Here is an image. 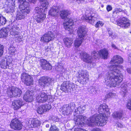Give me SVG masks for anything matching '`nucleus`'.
Returning <instances> with one entry per match:
<instances>
[{
    "mask_svg": "<svg viewBox=\"0 0 131 131\" xmlns=\"http://www.w3.org/2000/svg\"><path fill=\"white\" fill-rule=\"evenodd\" d=\"M9 59L5 58L2 60L0 63V66L3 69H6L8 68L9 65L11 63Z\"/></svg>",
    "mask_w": 131,
    "mask_h": 131,
    "instance_id": "obj_23",
    "label": "nucleus"
},
{
    "mask_svg": "<svg viewBox=\"0 0 131 131\" xmlns=\"http://www.w3.org/2000/svg\"><path fill=\"white\" fill-rule=\"evenodd\" d=\"M110 37H111L113 39H114L116 38V35L115 33L113 32V33L112 34V35H111Z\"/></svg>",
    "mask_w": 131,
    "mask_h": 131,
    "instance_id": "obj_55",
    "label": "nucleus"
},
{
    "mask_svg": "<svg viewBox=\"0 0 131 131\" xmlns=\"http://www.w3.org/2000/svg\"><path fill=\"white\" fill-rule=\"evenodd\" d=\"M75 89L74 84L69 81H64L61 85L60 89L66 93L71 92Z\"/></svg>",
    "mask_w": 131,
    "mask_h": 131,
    "instance_id": "obj_8",
    "label": "nucleus"
},
{
    "mask_svg": "<svg viewBox=\"0 0 131 131\" xmlns=\"http://www.w3.org/2000/svg\"><path fill=\"white\" fill-rule=\"evenodd\" d=\"M111 46H112V48H114L115 49H117V48L115 46V45L114 44L112 43V44Z\"/></svg>",
    "mask_w": 131,
    "mask_h": 131,
    "instance_id": "obj_58",
    "label": "nucleus"
},
{
    "mask_svg": "<svg viewBox=\"0 0 131 131\" xmlns=\"http://www.w3.org/2000/svg\"><path fill=\"white\" fill-rule=\"evenodd\" d=\"M119 13V12L118 10L117 9H115L114 11L113 12V15H115Z\"/></svg>",
    "mask_w": 131,
    "mask_h": 131,
    "instance_id": "obj_56",
    "label": "nucleus"
},
{
    "mask_svg": "<svg viewBox=\"0 0 131 131\" xmlns=\"http://www.w3.org/2000/svg\"><path fill=\"white\" fill-rule=\"evenodd\" d=\"M54 38L53 32L51 31H48L43 35L41 37L40 41L43 42L49 43Z\"/></svg>",
    "mask_w": 131,
    "mask_h": 131,
    "instance_id": "obj_14",
    "label": "nucleus"
},
{
    "mask_svg": "<svg viewBox=\"0 0 131 131\" xmlns=\"http://www.w3.org/2000/svg\"><path fill=\"white\" fill-rule=\"evenodd\" d=\"M111 95V98H114L116 97V95L115 93H110Z\"/></svg>",
    "mask_w": 131,
    "mask_h": 131,
    "instance_id": "obj_54",
    "label": "nucleus"
},
{
    "mask_svg": "<svg viewBox=\"0 0 131 131\" xmlns=\"http://www.w3.org/2000/svg\"><path fill=\"white\" fill-rule=\"evenodd\" d=\"M46 127L48 128L49 127V125L48 124H46Z\"/></svg>",
    "mask_w": 131,
    "mask_h": 131,
    "instance_id": "obj_63",
    "label": "nucleus"
},
{
    "mask_svg": "<svg viewBox=\"0 0 131 131\" xmlns=\"http://www.w3.org/2000/svg\"><path fill=\"white\" fill-rule=\"evenodd\" d=\"M118 125L120 127H123L122 125H121L120 124H118Z\"/></svg>",
    "mask_w": 131,
    "mask_h": 131,
    "instance_id": "obj_62",
    "label": "nucleus"
},
{
    "mask_svg": "<svg viewBox=\"0 0 131 131\" xmlns=\"http://www.w3.org/2000/svg\"><path fill=\"white\" fill-rule=\"evenodd\" d=\"M64 43L66 47L69 48L73 43L72 39L68 38H66L63 39Z\"/></svg>",
    "mask_w": 131,
    "mask_h": 131,
    "instance_id": "obj_33",
    "label": "nucleus"
},
{
    "mask_svg": "<svg viewBox=\"0 0 131 131\" xmlns=\"http://www.w3.org/2000/svg\"><path fill=\"white\" fill-rule=\"evenodd\" d=\"M46 14L45 13L38 14L35 16V19L38 23H42L46 18Z\"/></svg>",
    "mask_w": 131,
    "mask_h": 131,
    "instance_id": "obj_25",
    "label": "nucleus"
},
{
    "mask_svg": "<svg viewBox=\"0 0 131 131\" xmlns=\"http://www.w3.org/2000/svg\"><path fill=\"white\" fill-rule=\"evenodd\" d=\"M80 54L81 57H82V59L84 62L88 63H91L92 62V57L86 52L82 51Z\"/></svg>",
    "mask_w": 131,
    "mask_h": 131,
    "instance_id": "obj_19",
    "label": "nucleus"
},
{
    "mask_svg": "<svg viewBox=\"0 0 131 131\" xmlns=\"http://www.w3.org/2000/svg\"><path fill=\"white\" fill-rule=\"evenodd\" d=\"M45 50L46 52H48L50 51L51 49L49 47H46Z\"/></svg>",
    "mask_w": 131,
    "mask_h": 131,
    "instance_id": "obj_53",
    "label": "nucleus"
},
{
    "mask_svg": "<svg viewBox=\"0 0 131 131\" xmlns=\"http://www.w3.org/2000/svg\"><path fill=\"white\" fill-rule=\"evenodd\" d=\"M127 70L128 72L129 73L131 74V68L127 69Z\"/></svg>",
    "mask_w": 131,
    "mask_h": 131,
    "instance_id": "obj_57",
    "label": "nucleus"
},
{
    "mask_svg": "<svg viewBox=\"0 0 131 131\" xmlns=\"http://www.w3.org/2000/svg\"><path fill=\"white\" fill-rule=\"evenodd\" d=\"M29 1L32 3H35L37 0H28ZM40 3V6L43 9L44 12H47L48 9V7L49 5V3L47 0H39Z\"/></svg>",
    "mask_w": 131,
    "mask_h": 131,
    "instance_id": "obj_18",
    "label": "nucleus"
},
{
    "mask_svg": "<svg viewBox=\"0 0 131 131\" xmlns=\"http://www.w3.org/2000/svg\"><path fill=\"white\" fill-rule=\"evenodd\" d=\"M75 104L74 102L71 103L68 105H66L63 106L62 112L63 114L67 115L71 114L73 110L75 109Z\"/></svg>",
    "mask_w": 131,
    "mask_h": 131,
    "instance_id": "obj_13",
    "label": "nucleus"
},
{
    "mask_svg": "<svg viewBox=\"0 0 131 131\" xmlns=\"http://www.w3.org/2000/svg\"><path fill=\"white\" fill-rule=\"evenodd\" d=\"M86 70L79 71L78 78V81L83 84H86L88 81L89 75Z\"/></svg>",
    "mask_w": 131,
    "mask_h": 131,
    "instance_id": "obj_6",
    "label": "nucleus"
},
{
    "mask_svg": "<svg viewBox=\"0 0 131 131\" xmlns=\"http://www.w3.org/2000/svg\"><path fill=\"white\" fill-rule=\"evenodd\" d=\"M48 96H50L45 92H41L36 95V100L39 103H45L48 100Z\"/></svg>",
    "mask_w": 131,
    "mask_h": 131,
    "instance_id": "obj_16",
    "label": "nucleus"
},
{
    "mask_svg": "<svg viewBox=\"0 0 131 131\" xmlns=\"http://www.w3.org/2000/svg\"><path fill=\"white\" fill-rule=\"evenodd\" d=\"M44 110L45 112H46L50 110L51 108V106L49 104L44 105H42Z\"/></svg>",
    "mask_w": 131,
    "mask_h": 131,
    "instance_id": "obj_43",
    "label": "nucleus"
},
{
    "mask_svg": "<svg viewBox=\"0 0 131 131\" xmlns=\"http://www.w3.org/2000/svg\"><path fill=\"white\" fill-rule=\"evenodd\" d=\"M87 106V105L84 102L80 103V104L78 105V107L77 108V110L80 112L82 113V112L85 110L86 109V107Z\"/></svg>",
    "mask_w": 131,
    "mask_h": 131,
    "instance_id": "obj_31",
    "label": "nucleus"
},
{
    "mask_svg": "<svg viewBox=\"0 0 131 131\" xmlns=\"http://www.w3.org/2000/svg\"><path fill=\"white\" fill-rule=\"evenodd\" d=\"M113 22V23H116L118 25L124 28H128L130 25V21L127 18L125 17H121L116 22Z\"/></svg>",
    "mask_w": 131,
    "mask_h": 131,
    "instance_id": "obj_9",
    "label": "nucleus"
},
{
    "mask_svg": "<svg viewBox=\"0 0 131 131\" xmlns=\"http://www.w3.org/2000/svg\"><path fill=\"white\" fill-rule=\"evenodd\" d=\"M20 11H18L16 16V19L17 20L23 19L27 16L30 12V9L29 7L21 8L19 7Z\"/></svg>",
    "mask_w": 131,
    "mask_h": 131,
    "instance_id": "obj_7",
    "label": "nucleus"
},
{
    "mask_svg": "<svg viewBox=\"0 0 131 131\" xmlns=\"http://www.w3.org/2000/svg\"><path fill=\"white\" fill-rule=\"evenodd\" d=\"M106 9L107 11H109L112 10V7L111 5H108L107 6Z\"/></svg>",
    "mask_w": 131,
    "mask_h": 131,
    "instance_id": "obj_52",
    "label": "nucleus"
},
{
    "mask_svg": "<svg viewBox=\"0 0 131 131\" xmlns=\"http://www.w3.org/2000/svg\"><path fill=\"white\" fill-rule=\"evenodd\" d=\"M127 85L126 84L123 83L122 84L121 86V93L123 94H125L127 91Z\"/></svg>",
    "mask_w": 131,
    "mask_h": 131,
    "instance_id": "obj_35",
    "label": "nucleus"
},
{
    "mask_svg": "<svg viewBox=\"0 0 131 131\" xmlns=\"http://www.w3.org/2000/svg\"><path fill=\"white\" fill-rule=\"evenodd\" d=\"M43 108L42 105L39 107L37 110V112L39 114H41L43 113L44 112H45Z\"/></svg>",
    "mask_w": 131,
    "mask_h": 131,
    "instance_id": "obj_40",
    "label": "nucleus"
},
{
    "mask_svg": "<svg viewBox=\"0 0 131 131\" xmlns=\"http://www.w3.org/2000/svg\"><path fill=\"white\" fill-rule=\"evenodd\" d=\"M4 46L0 44V57H1L3 55V51Z\"/></svg>",
    "mask_w": 131,
    "mask_h": 131,
    "instance_id": "obj_48",
    "label": "nucleus"
},
{
    "mask_svg": "<svg viewBox=\"0 0 131 131\" xmlns=\"http://www.w3.org/2000/svg\"><path fill=\"white\" fill-rule=\"evenodd\" d=\"M104 24L103 22L101 21H99L97 22L95 25V26L97 28H98L99 27L102 26Z\"/></svg>",
    "mask_w": 131,
    "mask_h": 131,
    "instance_id": "obj_46",
    "label": "nucleus"
},
{
    "mask_svg": "<svg viewBox=\"0 0 131 131\" xmlns=\"http://www.w3.org/2000/svg\"><path fill=\"white\" fill-rule=\"evenodd\" d=\"M15 1L13 0H7L5 2V4L6 5L5 9V11L7 13H13L15 10Z\"/></svg>",
    "mask_w": 131,
    "mask_h": 131,
    "instance_id": "obj_15",
    "label": "nucleus"
},
{
    "mask_svg": "<svg viewBox=\"0 0 131 131\" xmlns=\"http://www.w3.org/2000/svg\"><path fill=\"white\" fill-rule=\"evenodd\" d=\"M43 9L41 8V7L40 6L39 7H35L34 11V12L36 13L39 14L41 12H42L43 11L44 12Z\"/></svg>",
    "mask_w": 131,
    "mask_h": 131,
    "instance_id": "obj_38",
    "label": "nucleus"
},
{
    "mask_svg": "<svg viewBox=\"0 0 131 131\" xmlns=\"http://www.w3.org/2000/svg\"><path fill=\"white\" fill-rule=\"evenodd\" d=\"M46 65V66H45V68H43V69L46 70H51L52 67L50 63L48 62Z\"/></svg>",
    "mask_w": 131,
    "mask_h": 131,
    "instance_id": "obj_44",
    "label": "nucleus"
},
{
    "mask_svg": "<svg viewBox=\"0 0 131 131\" xmlns=\"http://www.w3.org/2000/svg\"><path fill=\"white\" fill-rule=\"evenodd\" d=\"M70 13L69 11L67 10H63L60 12V16L62 19H65V22L63 23L64 28L66 30L72 32V26L74 24V21L72 19L67 18Z\"/></svg>",
    "mask_w": 131,
    "mask_h": 131,
    "instance_id": "obj_3",
    "label": "nucleus"
},
{
    "mask_svg": "<svg viewBox=\"0 0 131 131\" xmlns=\"http://www.w3.org/2000/svg\"><path fill=\"white\" fill-rule=\"evenodd\" d=\"M7 93L8 96L9 97H12L14 96L17 97H20L22 92L20 89L13 87L8 89Z\"/></svg>",
    "mask_w": 131,
    "mask_h": 131,
    "instance_id": "obj_5",
    "label": "nucleus"
},
{
    "mask_svg": "<svg viewBox=\"0 0 131 131\" xmlns=\"http://www.w3.org/2000/svg\"><path fill=\"white\" fill-rule=\"evenodd\" d=\"M10 34L11 35L16 36L18 34V29L15 27H13L10 29Z\"/></svg>",
    "mask_w": 131,
    "mask_h": 131,
    "instance_id": "obj_34",
    "label": "nucleus"
},
{
    "mask_svg": "<svg viewBox=\"0 0 131 131\" xmlns=\"http://www.w3.org/2000/svg\"><path fill=\"white\" fill-rule=\"evenodd\" d=\"M53 81V79L47 77H42L39 80V84L43 87L48 86Z\"/></svg>",
    "mask_w": 131,
    "mask_h": 131,
    "instance_id": "obj_11",
    "label": "nucleus"
},
{
    "mask_svg": "<svg viewBox=\"0 0 131 131\" xmlns=\"http://www.w3.org/2000/svg\"><path fill=\"white\" fill-rule=\"evenodd\" d=\"M68 1L72 2L73 1H74L77 2L78 3H83L84 2V0H67Z\"/></svg>",
    "mask_w": 131,
    "mask_h": 131,
    "instance_id": "obj_49",
    "label": "nucleus"
},
{
    "mask_svg": "<svg viewBox=\"0 0 131 131\" xmlns=\"http://www.w3.org/2000/svg\"><path fill=\"white\" fill-rule=\"evenodd\" d=\"M126 107L127 108L131 111V99L128 101Z\"/></svg>",
    "mask_w": 131,
    "mask_h": 131,
    "instance_id": "obj_47",
    "label": "nucleus"
},
{
    "mask_svg": "<svg viewBox=\"0 0 131 131\" xmlns=\"http://www.w3.org/2000/svg\"><path fill=\"white\" fill-rule=\"evenodd\" d=\"M92 131H101V130L99 128L93 129Z\"/></svg>",
    "mask_w": 131,
    "mask_h": 131,
    "instance_id": "obj_60",
    "label": "nucleus"
},
{
    "mask_svg": "<svg viewBox=\"0 0 131 131\" xmlns=\"http://www.w3.org/2000/svg\"><path fill=\"white\" fill-rule=\"evenodd\" d=\"M33 91H27L23 97L24 99L26 102H30L33 99Z\"/></svg>",
    "mask_w": 131,
    "mask_h": 131,
    "instance_id": "obj_22",
    "label": "nucleus"
},
{
    "mask_svg": "<svg viewBox=\"0 0 131 131\" xmlns=\"http://www.w3.org/2000/svg\"><path fill=\"white\" fill-rule=\"evenodd\" d=\"M88 90L90 93L92 94H95L96 92V88L93 86L89 87L88 88Z\"/></svg>",
    "mask_w": 131,
    "mask_h": 131,
    "instance_id": "obj_39",
    "label": "nucleus"
},
{
    "mask_svg": "<svg viewBox=\"0 0 131 131\" xmlns=\"http://www.w3.org/2000/svg\"><path fill=\"white\" fill-rule=\"evenodd\" d=\"M123 67L119 64H114L110 66V70L105 77V83L107 86L114 87L122 82L123 76L120 70Z\"/></svg>",
    "mask_w": 131,
    "mask_h": 131,
    "instance_id": "obj_2",
    "label": "nucleus"
},
{
    "mask_svg": "<svg viewBox=\"0 0 131 131\" xmlns=\"http://www.w3.org/2000/svg\"><path fill=\"white\" fill-rule=\"evenodd\" d=\"M78 131H87L84 129H80V130H79Z\"/></svg>",
    "mask_w": 131,
    "mask_h": 131,
    "instance_id": "obj_61",
    "label": "nucleus"
},
{
    "mask_svg": "<svg viewBox=\"0 0 131 131\" xmlns=\"http://www.w3.org/2000/svg\"><path fill=\"white\" fill-rule=\"evenodd\" d=\"M24 104L21 99L15 100L12 103V107L14 110H16L20 108Z\"/></svg>",
    "mask_w": 131,
    "mask_h": 131,
    "instance_id": "obj_20",
    "label": "nucleus"
},
{
    "mask_svg": "<svg viewBox=\"0 0 131 131\" xmlns=\"http://www.w3.org/2000/svg\"><path fill=\"white\" fill-rule=\"evenodd\" d=\"M108 54V50L105 49L101 50L99 51V54H100V57H102L104 59L107 58Z\"/></svg>",
    "mask_w": 131,
    "mask_h": 131,
    "instance_id": "obj_32",
    "label": "nucleus"
},
{
    "mask_svg": "<svg viewBox=\"0 0 131 131\" xmlns=\"http://www.w3.org/2000/svg\"><path fill=\"white\" fill-rule=\"evenodd\" d=\"M21 79L22 81L27 86L31 85L33 84V78L25 73L23 72L22 74Z\"/></svg>",
    "mask_w": 131,
    "mask_h": 131,
    "instance_id": "obj_10",
    "label": "nucleus"
},
{
    "mask_svg": "<svg viewBox=\"0 0 131 131\" xmlns=\"http://www.w3.org/2000/svg\"><path fill=\"white\" fill-rule=\"evenodd\" d=\"M59 129L55 125H51L50 127L49 131H59Z\"/></svg>",
    "mask_w": 131,
    "mask_h": 131,
    "instance_id": "obj_45",
    "label": "nucleus"
},
{
    "mask_svg": "<svg viewBox=\"0 0 131 131\" xmlns=\"http://www.w3.org/2000/svg\"><path fill=\"white\" fill-rule=\"evenodd\" d=\"M9 53L13 55L15 53L16 50L15 48L13 47H10L9 49Z\"/></svg>",
    "mask_w": 131,
    "mask_h": 131,
    "instance_id": "obj_42",
    "label": "nucleus"
},
{
    "mask_svg": "<svg viewBox=\"0 0 131 131\" xmlns=\"http://www.w3.org/2000/svg\"><path fill=\"white\" fill-rule=\"evenodd\" d=\"M30 124L32 127H37L40 125V121L37 119L33 118L31 120Z\"/></svg>",
    "mask_w": 131,
    "mask_h": 131,
    "instance_id": "obj_30",
    "label": "nucleus"
},
{
    "mask_svg": "<svg viewBox=\"0 0 131 131\" xmlns=\"http://www.w3.org/2000/svg\"><path fill=\"white\" fill-rule=\"evenodd\" d=\"M86 15L85 18L86 22L93 25L94 23L96 22L97 20L96 14L92 11H90L86 12Z\"/></svg>",
    "mask_w": 131,
    "mask_h": 131,
    "instance_id": "obj_12",
    "label": "nucleus"
},
{
    "mask_svg": "<svg viewBox=\"0 0 131 131\" xmlns=\"http://www.w3.org/2000/svg\"><path fill=\"white\" fill-rule=\"evenodd\" d=\"M59 12V10L57 7L54 6L51 8L49 10V14L52 16H56Z\"/></svg>",
    "mask_w": 131,
    "mask_h": 131,
    "instance_id": "obj_27",
    "label": "nucleus"
},
{
    "mask_svg": "<svg viewBox=\"0 0 131 131\" xmlns=\"http://www.w3.org/2000/svg\"><path fill=\"white\" fill-rule=\"evenodd\" d=\"M128 59L129 60L131 61V53H130L128 55Z\"/></svg>",
    "mask_w": 131,
    "mask_h": 131,
    "instance_id": "obj_59",
    "label": "nucleus"
},
{
    "mask_svg": "<svg viewBox=\"0 0 131 131\" xmlns=\"http://www.w3.org/2000/svg\"><path fill=\"white\" fill-rule=\"evenodd\" d=\"M99 114H96L88 119L85 117L79 115L76 118L75 124L79 127H82L86 124L94 123L96 125L103 126L107 123V117L106 115L110 114L108 106L105 104L101 105L98 108Z\"/></svg>",
    "mask_w": 131,
    "mask_h": 131,
    "instance_id": "obj_1",
    "label": "nucleus"
},
{
    "mask_svg": "<svg viewBox=\"0 0 131 131\" xmlns=\"http://www.w3.org/2000/svg\"><path fill=\"white\" fill-rule=\"evenodd\" d=\"M18 2L20 3L19 7L21 8L29 7V3L26 0H18Z\"/></svg>",
    "mask_w": 131,
    "mask_h": 131,
    "instance_id": "obj_29",
    "label": "nucleus"
},
{
    "mask_svg": "<svg viewBox=\"0 0 131 131\" xmlns=\"http://www.w3.org/2000/svg\"><path fill=\"white\" fill-rule=\"evenodd\" d=\"M7 20L5 17L0 15V25H4L6 23Z\"/></svg>",
    "mask_w": 131,
    "mask_h": 131,
    "instance_id": "obj_36",
    "label": "nucleus"
},
{
    "mask_svg": "<svg viewBox=\"0 0 131 131\" xmlns=\"http://www.w3.org/2000/svg\"><path fill=\"white\" fill-rule=\"evenodd\" d=\"M9 29L7 28H4L0 30V37L1 38H6L8 35Z\"/></svg>",
    "mask_w": 131,
    "mask_h": 131,
    "instance_id": "obj_28",
    "label": "nucleus"
},
{
    "mask_svg": "<svg viewBox=\"0 0 131 131\" xmlns=\"http://www.w3.org/2000/svg\"><path fill=\"white\" fill-rule=\"evenodd\" d=\"M113 117L116 119H121L124 118V114L122 111L115 112L112 114Z\"/></svg>",
    "mask_w": 131,
    "mask_h": 131,
    "instance_id": "obj_24",
    "label": "nucleus"
},
{
    "mask_svg": "<svg viewBox=\"0 0 131 131\" xmlns=\"http://www.w3.org/2000/svg\"><path fill=\"white\" fill-rule=\"evenodd\" d=\"M85 27L84 26L80 27L78 29L77 32L78 38H77L74 41V46L76 47H79L81 45L86 35V31Z\"/></svg>",
    "mask_w": 131,
    "mask_h": 131,
    "instance_id": "obj_4",
    "label": "nucleus"
},
{
    "mask_svg": "<svg viewBox=\"0 0 131 131\" xmlns=\"http://www.w3.org/2000/svg\"><path fill=\"white\" fill-rule=\"evenodd\" d=\"M107 31L108 32V34L109 35V36H110L112 35V34L113 33V32H112V30L110 28H108L107 29Z\"/></svg>",
    "mask_w": 131,
    "mask_h": 131,
    "instance_id": "obj_51",
    "label": "nucleus"
},
{
    "mask_svg": "<svg viewBox=\"0 0 131 131\" xmlns=\"http://www.w3.org/2000/svg\"><path fill=\"white\" fill-rule=\"evenodd\" d=\"M91 56L95 59L98 58L99 57H100V54H99V51H93L91 53Z\"/></svg>",
    "mask_w": 131,
    "mask_h": 131,
    "instance_id": "obj_37",
    "label": "nucleus"
},
{
    "mask_svg": "<svg viewBox=\"0 0 131 131\" xmlns=\"http://www.w3.org/2000/svg\"><path fill=\"white\" fill-rule=\"evenodd\" d=\"M123 59L120 56L116 55L114 56L111 62L114 63H121L123 62Z\"/></svg>",
    "mask_w": 131,
    "mask_h": 131,
    "instance_id": "obj_26",
    "label": "nucleus"
},
{
    "mask_svg": "<svg viewBox=\"0 0 131 131\" xmlns=\"http://www.w3.org/2000/svg\"><path fill=\"white\" fill-rule=\"evenodd\" d=\"M111 94L110 93L107 94L105 96L104 100H105L107 99H108L110 98H111Z\"/></svg>",
    "mask_w": 131,
    "mask_h": 131,
    "instance_id": "obj_50",
    "label": "nucleus"
},
{
    "mask_svg": "<svg viewBox=\"0 0 131 131\" xmlns=\"http://www.w3.org/2000/svg\"><path fill=\"white\" fill-rule=\"evenodd\" d=\"M33 91H27L23 97L24 99L26 102H30L33 99Z\"/></svg>",
    "mask_w": 131,
    "mask_h": 131,
    "instance_id": "obj_21",
    "label": "nucleus"
},
{
    "mask_svg": "<svg viewBox=\"0 0 131 131\" xmlns=\"http://www.w3.org/2000/svg\"><path fill=\"white\" fill-rule=\"evenodd\" d=\"M48 62L46 60L44 59H42L40 60V62L42 68H45V66H46V64Z\"/></svg>",
    "mask_w": 131,
    "mask_h": 131,
    "instance_id": "obj_41",
    "label": "nucleus"
},
{
    "mask_svg": "<svg viewBox=\"0 0 131 131\" xmlns=\"http://www.w3.org/2000/svg\"><path fill=\"white\" fill-rule=\"evenodd\" d=\"M10 126L14 129L20 130L22 128V125L17 119L15 118L12 120Z\"/></svg>",
    "mask_w": 131,
    "mask_h": 131,
    "instance_id": "obj_17",
    "label": "nucleus"
}]
</instances>
